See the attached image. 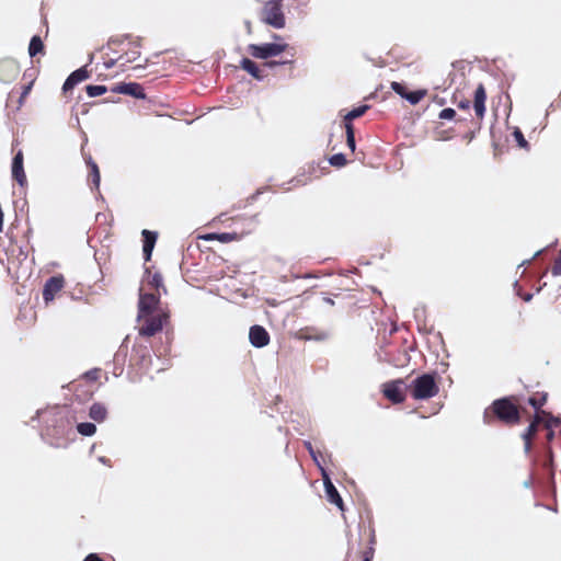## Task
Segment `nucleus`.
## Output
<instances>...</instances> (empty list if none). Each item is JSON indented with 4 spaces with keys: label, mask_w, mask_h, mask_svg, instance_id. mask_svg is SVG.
Here are the masks:
<instances>
[{
    "label": "nucleus",
    "mask_w": 561,
    "mask_h": 561,
    "mask_svg": "<svg viewBox=\"0 0 561 561\" xmlns=\"http://www.w3.org/2000/svg\"><path fill=\"white\" fill-rule=\"evenodd\" d=\"M138 332L140 336L151 337L161 332L170 322V310L161 306L158 294H139Z\"/></svg>",
    "instance_id": "nucleus-1"
},
{
    "label": "nucleus",
    "mask_w": 561,
    "mask_h": 561,
    "mask_svg": "<svg viewBox=\"0 0 561 561\" xmlns=\"http://www.w3.org/2000/svg\"><path fill=\"white\" fill-rule=\"evenodd\" d=\"M524 415L530 416L524 399L519 396H511L492 401L483 411V422L489 426L496 424L515 426L520 424Z\"/></svg>",
    "instance_id": "nucleus-2"
},
{
    "label": "nucleus",
    "mask_w": 561,
    "mask_h": 561,
    "mask_svg": "<svg viewBox=\"0 0 561 561\" xmlns=\"http://www.w3.org/2000/svg\"><path fill=\"white\" fill-rule=\"evenodd\" d=\"M414 400H430L439 393V386L435 374L424 373L417 376L410 386Z\"/></svg>",
    "instance_id": "nucleus-3"
},
{
    "label": "nucleus",
    "mask_w": 561,
    "mask_h": 561,
    "mask_svg": "<svg viewBox=\"0 0 561 561\" xmlns=\"http://www.w3.org/2000/svg\"><path fill=\"white\" fill-rule=\"evenodd\" d=\"M262 20L267 25H272L276 28L284 27L286 25V19L282 11V0L266 1L262 10Z\"/></svg>",
    "instance_id": "nucleus-4"
},
{
    "label": "nucleus",
    "mask_w": 561,
    "mask_h": 561,
    "mask_svg": "<svg viewBox=\"0 0 561 561\" xmlns=\"http://www.w3.org/2000/svg\"><path fill=\"white\" fill-rule=\"evenodd\" d=\"M288 47V44L285 43H266L262 45L252 44L248 46V53H250V56L252 57L266 59L285 53Z\"/></svg>",
    "instance_id": "nucleus-5"
},
{
    "label": "nucleus",
    "mask_w": 561,
    "mask_h": 561,
    "mask_svg": "<svg viewBox=\"0 0 561 561\" xmlns=\"http://www.w3.org/2000/svg\"><path fill=\"white\" fill-rule=\"evenodd\" d=\"M390 88L394 93L405 99L411 105L419 104L427 95L426 89L409 91L407 84L398 83V81H391Z\"/></svg>",
    "instance_id": "nucleus-6"
},
{
    "label": "nucleus",
    "mask_w": 561,
    "mask_h": 561,
    "mask_svg": "<svg viewBox=\"0 0 561 561\" xmlns=\"http://www.w3.org/2000/svg\"><path fill=\"white\" fill-rule=\"evenodd\" d=\"M548 415V412H538L535 413L533 416V420L528 426V428L523 433V439L525 443V451L526 454H529L533 449V439L538 431V428L541 426L543 427L546 416Z\"/></svg>",
    "instance_id": "nucleus-7"
},
{
    "label": "nucleus",
    "mask_w": 561,
    "mask_h": 561,
    "mask_svg": "<svg viewBox=\"0 0 561 561\" xmlns=\"http://www.w3.org/2000/svg\"><path fill=\"white\" fill-rule=\"evenodd\" d=\"M403 380L396 379L385 382L382 386V393L386 399L392 403H402L405 400V394L402 389Z\"/></svg>",
    "instance_id": "nucleus-8"
},
{
    "label": "nucleus",
    "mask_w": 561,
    "mask_h": 561,
    "mask_svg": "<svg viewBox=\"0 0 561 561\" xmlns=\"http://www.w3.org/2000/svg\"><path fill=\"white\" fill-rule=\"evenodd\" d=\"M65 278L62 275H55L47 279L43 289V297L46 304L51 302L56 295L64 288Z\"/></svg>",
    "instance_id": "nucleus-9"
},
{
    "label": "nucleus",
    "mask_w": 561,
    "mask_h": 561,
    "mask_svg": "<svg viewBox=\"0 0 561 561\" xmlns=\"http://www.w3.org/2000/svg\"><path fill=\"white\" fill-rule=\"evenodd\" d=\"M296 337L300 341L323 342L328 340L329 333L318 327H305L296 332Z\"/></svg>",
    "instance_id": "nucleus-10"
},
{
    "label": "nucleus",
    "mask_w": 561,
    "mask_h": 561,
    "mask_svg": "<svg viewBox=\"0 0 561 561\" xmlns=\"http://www.w3.org/2000/svg\"><path fill=\"white\" fill-rule=\"evenodd\" d=\"M112 92L131 95L136 99H145L146 94L140 83H117L112 87Z\"/></svg>",
    "instance_id": "nucleus-11"
},
{
    "label": "nucleus",
    "mask_w": 561,
    "mask_h": 561,
    "mask_svg": "<svg viewBox=\"0 0 561 561\" xmlns=\"http://www.w3.org/2000/svg\"><path fill=\"white\" fill-rule=\"evenodd\" d=\"M250 343L255 347L268 345L270 334L264 327L259 324L250 327Z\"/></svg>",
    "instance_id": "nucleus-12"
},
{
    "label": "nucleus",
    "mask_w": 561,
    "mask_h": 561,
    "mask_svg": "<svg viewBox=\"0 0 561 561\" xmlns=\"http://www.w3.org/2000/svg\"><path fill=\"white\" fill-rule=\"evenodd\" d=\"M90 77V73L89 71L87 70L85 67H82L76 71H73L69 78L66 79V81H64V84H62V91L66 93L67 91H70L71 89H73L76 85L80 84L81 82L85 81L87 79H89Z\"/></svg>",
    "instance_id": "nucleus-13"
},
{
    "label": "nucleus",
    "mask_w": 561,
    "mask_h": 561,
    "mask_svg": "<svg viewBox=\"0 0 561 561\" xmlns=\"http://www.w3.org/2000/svg\"><path fill=\"white\" fill-rule=\"evenodd\" d=\"M485 89L482 83H479L478 87L474 90V99H473V110L478 117V119H482L485 113Z\"/></svg>",
    "instance_id": "nucleus-14"
},
{
    "label": "nucleus",
    "mask_w": 561,
    "mask_h": 561,
    "mask_svg": "<svg viewBox=\"0 0 561 561\" xmlns=\"http://www.w3.org/2000/svg\"><path fill=\"white\" fill-rule=\"evenodd\" d=\"M560 425V419L548 412V415L546 416L545 424L542 427L543 430H546V446H551V443L556 437L554 430L559 428Z\"/></svg>",
    "instance_id": "nucleus-15"
},
{
    "label": "nucleus",
    "mask_w": 561,
    "mask_h": 561,
    "mask_svg": "<svg viewBox=\"0 0 561 561\" xmlns=\"http://www.w3.org/2000/svg\"><path fill=\"white\" fill-rule=\"evenodd\" d=\"M324 489L328 501L334 504L340 510V512H345L344 501L329 478L324 479Z\"/></svg>",
    "instance_id": "nucleus-16"
},
{
    "label": "nucleus",
    "mask_w": 561,
    "mask_h": 561,
    "mask_svg": "<svg viewBox=\"0 0 561 561\" xmlns=\"http://www.w3.org/2000/svg\"><path fill=\"white\" fill-rule=\"evenodd\" d=\"M247 233H249V230L244 231H240V232H237V231H232V232H219V233H208L204 237L205 240H217L219 242H222V243H228V242H231V241H239L243 238V236H245Z\"/></svg>",
    "instance_id": "nucleus-17"
},
{
    "label": "nucleus",
    "mask_w": 561,
    "mask_h": 561,
    "mask_svg": "<svg viewBox=\"0 0 561 561\" xmlns=\"http://www.w3.org/2000/svg\"><path fill=\"white\" fill-rule=\"evenodd\" d=\"M12 176L21 185L26 184V175L23 168V153L19 151L13 158Z\"/></svg>",
    "instance_id": "nucleus-18"
},
{
    "label": "nucleus",
    "mask_w": 561,
    "mask_h": 561,
    "mask_svg": "<svg viewBox=\"0 0 561 561\" xmlns=\"http://www.w3.org/2000/svg\"><path fill=\"white\" fill-rule=\"evenodd\" d=\"M141 234H142V242H144V245H142L144 257L146 261H149L151 257L152 250L156 244L157 232L148 230V229H144Z\"/></svg>",
    "instance_id": "nucleus-19"
},
{
    "label": "nucleus",
    "mask_w": 561,
    "mask_h": 561,
    "mask_svg": "<svg viewBox=\"0 0 561 561\" xmlns=\"http://www.w3.org/2000/svg\"><path fill=\"white\" fill-rule=\"evenodd\" d=\"M84 162L89 168L88 179L91 181L92 186L98 190L100 185V171L96 163L93 161L90 154H84Z\"/></svg>",
    "instance_id": "nucleus-20"
},
{
    "label": "nucleus",
    "mask_w": 561,
    "mask_h": 561,
    "mask_svg": "<svg viewBox=\"0 0 561 561\" xmlns=\"http://www.w3.org/2000/svg\"><path fill=\"white\" fill-rule=\"evenodd\" d=\"M89 416L95 422H102L107 416V410L104 404L94 402L90 407Z\"/></svg>",
    "instance_id": "nucleus-21"
},
{
    "label": "nucleus",
    "mask_w": 561,
    "mask_h": 561,
    "mask_svg": "<svg viewBox=\"0 0 561 561\" xmlns=\"http://www.w3.org/2000/svg\"><path fill=\"white\" fill-rule=\"evenodd\" d=\"M547 397L546 392H535L527 399V403L534 408L535 413L546 412L541 407L547 402Z\"/></svg>",
    "instance_id": "nucleus-22"
},
{
    "label": "nucleus",
    "mask_w": 561,
    "mask_h": 561,
    "mask_svg": "<svg viewBox=\"0 0 561 561\" xmlns=\"http://www.w3.org/2000/svg\"><path fill=\"white\" fill-rule=\"evenodd\" d=\"M140 58V51L136 47L131 51H127L124 55L118 56V66L121 68H124L128 66L129 64H135Z\"/></svg>",
    "instance_id": "nucleus-23"
},
{
    "label": "nucleus",
    "mask_w": 561,
    "mask_h": 561,
    "mask_svg": "<svg viewBox=\"0 0 561 561\" xmlns=\"http://www.w3.org/2000/svg\"><path fill=\"white\" fill-rule=\"evenodd\" d=\"M241 68L255 79H262L261 70L255 61L250 58H242Z\"/></svg>",
    "instance_id": "nucleus-24"
},
{
    "label": "nucleus",
    "mask_w": 561,
    "mask_h": 561,
    "mask_svg": "<svg viewBox=\"0 0 561 561\" xmlns=\"http://www.w3.org/2000/svg\"><path fill=\"white\" fill-rule=\"evenodd\" d=\"M45 45L38 35H34L28 45V55L34 57L36 54H44Z\"/></svg>",
    "instance_id": "nucleus-25"
},
{
    "label": "nucleus",
    "mask_w": 561,
    "mask_h": 561,
    "mask_svg": "<svg viewBox=\"0 0 561 561\" xmlns=\"http://www.w3.org/2000/svg\"><path fill=\"white\" fill-rule=\"evenodd\" d=\"M148 284L156 289V294L160 295L161 296V293L159 291V289H163L164 291H167V288L164 286V283H163V276L159 273H153L152 275L149 276V280H148Z\"/></svg>",
    "instance_id": "nucleus-26"
},
{
    "label": "nucleus",
    "mask_w": 561,
    "mask_h": 561,
    "mask_svg": "<svg viewBox=\"0 0 561 561\" xmlns=\"http://www.w3.org/2000/svg\"><path fill=\"white\" fill-rule=\"evenodd\" d=\"M368 110L367 105L358 106L354 110H351L345 116H344V125L345 124H352V121L360 117L365 114V112Z\"/></svg>",
    "instance_id": "nucleus-27"
},
{
    "label": "nucleus",
    "mask_w": 561,
    "mask_h": 561,
    "mask_svg": "<svg viewBox=\"0 0 561 561\" xmlns=\"http://www.w3.org/2000/svg\"><path fill=\"white\" fill-rule=\"evenodd\" d=\"M368 543H370V545L368 547H366L362 552V557H363L362 561H371L374 559L375 545H376V537H375L374 533H370V542H368Z\"/></svg>",
    "instance_id": "nucleus-28"
},
{
    "label": "nucleus",
    "mask_w": 561,
    "mask_h": 561,
    "mask_svg": "<svg viewBox=\"0 0 561 561\" xmlns=\"http://www.w3.org/2000/svg\"><path fill=\"white\" fill-rule=\"evenodd\" d=\"M87 94L90 98L103 95L107 92V87L103 84H88L85 87Z\"/></svg>",
    "instance_id": "nucleus-29"
},
{
    "label": "nucleus",
    "mask_w": 561,
    "mask_h": 561,
    "mask_svg": "<svg viewBox=\"0 0 561 561\" xmlns=\"http://www.w3.org/2000/svg\"><path fill=\"white\" fill-rule=\"evenodd\" d=\"M546 459L543 461V468L549 470L553 476V467H554V453L551 446H546Z\"/></svg>",
    "instance_id": "nucleus-30"
},
{
    "label": "nucleus",
    "mask_w": 561,
    "mask_h": 561,
    "mask_svg": "<svg viewBox=\"0 0 561 561\" xmlns=\"http://www.w3.org/2000/svg\"><path fill=\"white\" fill-rule=\"evenodd\" d=\"M32 81H30L28 83H25L23 85H21L20 88V91H18L16 89H14L12 92H11V96L13 98V95L15 93H19L20 94V106L23 104V101L24 99L27 96V94L30 93L31 89H32Z\"/></svg>",
    "instance_id": "nucleus-31"
},
{
    "label": "nucleus",
    "mask_w": 561,
    "mask_h": 561,
    "mask_svg": "<svg viewBox=\"0 0 561 561\" xmlns=\"http://www.w3.org/2000/svg\"><path fill=\"white\" fill-rule=\"evenodd\" d=\"M77 431L84 436H91L95 433L96 427L92 423H80L77 426Z\"/></svg>",
    "instance_id": "nucleus-32"
},
{
    "label": "nucleus",
    "mask_w": 561,
    "mask_h": 561,
    "mask_svg": "<svg viewBox=\"0 0 561 561\" xmlns=\"http://www.w3.org/2000/svg\"><path fill=\"white\" fill-rule=\"evenodd\" d=\"M8 70L9 72H12L14 76L18 73V67L14 62L11 61H2L0 62V79L5 80L3 76V71Z\"/></svg>",
    "instance_id": "nucleus-33"
},
{
    "label": "nucleus",
    "mask_w": 561,
    "mask_h": 561,
    "mask_svg": "<svg viewBox=\"0 0 561 561\" xmlns=\"http://www.w3.org/2000/svg\"><path fill=\"white\" fill-rule=\"evenodd\" d=\"M330 164L332 167H335V168H343L346 165L347 163V160H346V157L345 154L343 153H335L333 154L330 160H329Z\"/></svg>",
    "instance_id": "nucleus-34"
},
{
    "label": "nucleus",
    "mask_w": 561,
    "mask_h": 561,
    "mask_svg": "<svg viewBox=\"0 0 561 561\" xmlns=\"http://www.w3.org/2000/svg\"><path fill=\"white\" fill-rule=\"evenodd\" d=\"M347 146L352 151L355 150V133L353 124H345Z\"/></svg>",
    "instance_id": "nucleus-35"
},
{
    "label": "nucleus",
    "mask_w": 561,
    "mask_h": 561,
    "mask_svg": "<svg viewBox=\"0 0 561 561\" xmlns=\"http://www.w3.org/2000/svg\"><path fill=\"white\" fill-rule=\"evenodd\" d=\"M513 137L516 140L517 145L522 148L528 147V141L525 139L524 134L520 129L515 128L513 131Z\"/></svg>",
    "instance_id": "nucleus-36"
},
{
    "label": "nucleus",
    "mask_w": 561,
    "mask_h": 561,
    "mask_svg": "<svg viewBox=\"0 0 561 561\" xmlns=\"http://www.w3.org/2000/svg\"><path fill=\"white\" fill-rule=\"evenodd\" d=\"M552 274L554 276L561 275V250H560V253H559L558 257L556 259L554 264L552 266Z\"/></svg>",
    "instance_id": "nucleus-37"
},
{
    "label": "nucleus",
    "mask_w": 561,
    "mask_h": 561,
    "mask_svg": "<svg viewBox=\"0 0 561 561\" xmlns=\"http://www.w3.org/2000/svg\"><path fill=\"white\" fill-rule=\"evenodd\" d=\"M455 110L454 108H445L439 112V118L442 119H451L455 117Z\"/></svg>",
    "instance_id": "nucleus-38"
},
{
    "label": "nucleus",
    "mask_w": 561,
    "mask_h": 561,
    "mask_svg": "<svg viewBox=\"0 0 561 561\" xmlns=\"http://www.w3.org/2000/svg\"><path fill=\"white\" fill-rule=\"evenodd\" d=\"M99 374H100V370L99 369H94V370H89L85 376L91 379V380H96L98 377H99Z\"/></svg>",
    "instance_id": "nucleus-39"
},
{
    "label": "nucleus",
    "mask_w": 561,
    "mask_h": 561,
    "mask_svg": "<svg viewBox=\"0 0 561 561\" xmlns=\"http://www.w3.org/2000/svg\"><path fill=\"white\" fill-rule=\"evenodd\" d=\"M83 561H104L101 557H99L96 553H89Z\"/></svg>",
    "instance_id": "nucleus-40"
},
{
    "label": "nucleus",
    "mask_w": 561,
    "mask_h": 561,
    "mask_svg": "<svg viewBox=\"0 0 561 561\" xmlns=\"http://www.w3.org/2000/svg\"><path fill=\"white\" fill-rule=\"evenodd\" d=\"M116 64L118 65V57L116 59L110 58L108 60L104 61V66L106 69L112 68Z\"/></svg>",
    "instance_id": "nucleus-41"
},
{
    "label": "nucleus",
    "mask_w": 561,
    "mask_h": 561,
    "mask_svg": "<svg viewBox=\"0 0 561 561\" xmlns=\"http://www.w3.org/2000/svg\"><path fill=\"white\" fill-rule=\"evenodd\" d=\"M457 106L460 110H469L470 108V101L469 100H465V101L458 103Z\"/></svg>",
    "instance_id": "nucleus-42"
},
{
    "label": "nucleus",
    "mask_w": 561,
    "mask_h": 561,
    "mask_svg": "<svg viewBox=\"0 0 561 561\" xmlns=\"http://www.w3.org/2000/svg\"><path fill=\"white\" fill-rule=\"evenodd\" d=\"M305 447H306V449L309 451V454H311V456H312L313 458H316V455H314V450H313L312 443H311V442H305Z\"/></svg>",
    "instance_id": "nucleus-43"
},
{
    "label": "nucleus",
    "mask_w": 561,
    "mask_h": 561,
    "mask_svg": "<svg viewBox=\"0 0 561 561\" xmlns=\"http://www.w3.org/2000/svg\"><path fill=\"white\" fill-rule=\"evenodd\" d=\"M522 298L525 300V301H530L533 299V294L531 293H526L524 295H522Z\"/></svg>",
    "instance_id": "nucleus-44"
},
{
    "label": "nucleus",
    "mask_w": 561,
    "mask_h": 561,
    "mask_svg": "<svg viewBox=\"0 0 561 561\" xmlns=\"http://www.w3.org/2000/svg\"><path fill=\"white\" fill-rule=\"evenodd\" d=\"M3 230V211L0 204V232Z\"/></svg>",
    "instance_id": "nucleus-45"
},
{
    "label": "nucleus",
    "mask_w": 561,
    "mask_h": 561,
    "mask_svg": "<svg viewBox=\"0 0 561 561\" xmlns=\"http://www.w3.org/2000/svg\"><path fill=\"white\" fill-rule=\"evenodd\" d=\"M324 300H325L327 304L333 305V300L331 298H325Z\"/></svg>",
    "instance_id": "nucleus-46"
},
{
    "label": "nucleus",
    "mask_w": 561,
    "mask_h": 561,
    "mask_svg": "<svg viewBox=\"0 0 561 561\" xmlns=\"http://www.w3.org/2000/svg\"><path fill=\"white\" fill-rule=\"evenodd\" d=\"M141 67V64H136L133 68H139Z\"/></svg>",
    "instance_id": "nucleus-47"
}]
</instances>
